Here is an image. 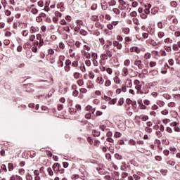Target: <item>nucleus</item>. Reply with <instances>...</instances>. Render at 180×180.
<instances>
[{
    "label": "nucleus",
    "instance_id": "c85d7f7f",
    "mask_svg": "<svg viewBox=\"0 0 180 180\" xmlns=\"http://www.w3.org/2000/svg\"><path fill=\"white\" fill-rule=\"evenodd\" d=\"M115 158H116V160H122L123 158L122 157V155H119L118 153H116L115 155Z\"/></svg>",
    "mask_w": 180,
    "mask_h": 180
},
{
    "label": "nucleus",
    "instance_id": "72a5a7b5",
    "mask_svg": "<svg viewBox=\"0 0 180 180\" xmlns=\"http://www.w3.org/2000/svg\"><path fill=\"white\" fill-rule=\"evenodd\" d=\"M105 71L108 72V74L112 75L113 72V70H112V68H108L105 70Z\"/></svg>",
    "mask_w": 180,
    "mask_h": 180
},
{
    "label": "nucleus",
    "instance_id": "7c9ffc66",
    "mask_svg": "<svg viewBox=\"0 0 180 180\" xmlns=\"http://www.w3.org/2000/svg\"><path fill=\"white\" fill-rule=\"evenodd\" d=\"M114 136H115V137H116V139H119L120 137H122V133H120V132H115Z\"/></svg>",
    "mask_w": 180,
    "mask_h": 180
},
{
    "label": "nucleus",
    "instance_id": "e433bc0d",
    "mask_svg": "<svg viewBox=\"0 0 180 180\" xmlns=\"http://www.w3.org/2000/svg\"><path fill=\"white\" fill-rule=\"evenodd\" d=\"M167 172H168V170H167V169H162L160 170V173H161L162 175H167Z\"/></svg>",
    "mask_w": 180,
    "mask_h": 180
},
{
    "label": "nucleus",
    "instance_id": "9b49d317",
    "mask_svg": "<svg viewBox=\"0 0 180 180\" xmlns=\"http://www.w3.org/2000/svg\"><path fill=\"white\" fill-rule=\"evenodd\" d=\"M36 32H37V28H36L34 26H32L30 27V33L33 34V33H36Z\"/></svg>",
    "mask_w": 180,
    "mask_h": 180
},
{
    "label": "nucleus",
    "instance_id": "680f3d73",
    "mask_svg": "<svg viewBox=\"0 0 180 180\" xmlns=\"http://www.w3.org/2000/svg\"><path fill=\"white\" fill-rule=\"evenodd\" d=\"M22 36H24L25 37H26V36H27L29 34V32L27 30H24L22 33Z\"/></svg>",
    "mask_w": 180,
    "mask_h": 180
},
{
    "label": "nucleus",
    "instance_id": "f704fd0d",
    "mask_svg": "<svg viewBox=\"0 0 180 180\" xmlns=\"http://www.w3.org/2000/svg\"><path fill=\"white\" fill-rule=\"evenodd\" d=\"M38 6H40V8H43L44 6V2L43 1H39L38 2Z\"/></svg>",
    "mask_w": 180,
    "mask_h": 180
},
{
    "label": "nucleus",
    "instance_id": "0e129e2a",
    "mask_svg": "<svg viewBox=\"0 0 180 180\" xmlns=\"http://www.w3.org/2000/svg\"><path fill=\"white\" fill-rule=\"evenodd\" d=\"M163 154H165V155H169V150H165L163 151Z\"/></svg>",
    "mask_w": 180,
    "mask_h": 180
},
{
    "label": "nucleus",
    "instance_id": "dca6fc26",
    "mask_svg": "<svg viewBox=\"0 0 180 180\" xmlns=\"http://www.w3.org/2000/svg\"><path fill=\"white\" fill-rule=\"evenodd\" d=\"M105 54L107 55V57H110V58L113 56V53H112V51H110L109 49L106 51Z\"/></svg>",
    "mask_w": 180,
    "mask_h": 180
},
{
    "label": "nucleus",
    "instance_id": "052dcab7",
    "mask_svg": "<svg viewBox=\"0 0 180 180\" xmlns=\"http://www.w3.org/2000/svg\"><path fill=\"white\" fill-rule=\"evenodd\" d=\"M43 44H44V41L43 40V39H40V40H39V48L43 46Z\"/></svg>",
    "mask_w": 180,
    "mask_h": 180
},
{
    "label": "nucleus",
    "instance_id": "aec40b11",
    "mask_svg": "<svg viewBox=\"0 0 180 180\" xmlns=\"http://www.w3.org/2000/svg\"><path fill=\"white\" fill-rule=\"evenodd\" d=\"M117 102L116 98H113L108 102L109 105H115Z\"/></svg>",
    "mask_w": 180,
    "mask_h": 180
},
{
    "label": "nucleus",
    "instance_id": "9d476101",
    "mask_svg": "<svg viewBox=\"0 0 180 180\" xmlns=\"http://www.w3.org/2000/svg\"><path fill=\"white\" fill-rule=\"evenodd\" d=\"M122 33H124V34H129L130 33V29H129V27L124 28Z\"/></svg>",
    "mask_w": 180,
    "mask_h": 180
},
{
    "label": "nucleus",
    "instance_id": "de8ad7c7",
    "mask_svg": "<svg viewBox=\"0 0 180 180\" xmlns=\"http://www.w3.org/2000/svg\"><path fill=\"white\" fill-rule=\"evenodd\" d=\"M105 158H106L107 160H112V155H110V153H107V154L105 155Z\"/></svg>",
    "mask_w": 180,
    "mask_h": 180
},
{
    "label": "nucleus",
    "instance_id": "ddd939ff",
    "mask_svg": "<svg viewBox=\"0 0 180 180\" xmlns=\"http://www.w3.org/2000/svg\"><path fill=\"white\" fill-rule=\"evenodd\" d=\"M119 2L120 4V5H122V9H125L126 8V3L124 2V0H119Z\"/></svg>",
    "mask_w": 180,
    "mask_h": 180
},
{
    "label": "nucleus",
    "instance_id": "412c9836",
    "mask_svg": "<svg viewBox=\"0 0 180 180\" xmlns=\"http://www.w3.org/2000/svg\"><path fill=\"white\" fill-rule=\"evenodd\" d=\"M170 5L172 6V8H176V6H178V3L175 1H173L171 2Z\"/></svg>",
    "mask_w": 180,
    "mask_h": 180
},
{
    "label": "nucleus",
    "instance_id": "0eeeda50",
    "mask_svg": "<svg viewBox=\"0 0 180 180\" xmlns=\"http://www.w3.org/2000/svg\"><path fill=\"white\" fill-rule=\"evenodd\" d=\"M139 119H141V120H143V122H147V120H148V116H147V115H141L139 117Z\"/></svg>",
    "mask_w": 180,
    "mask_h": 180
},
{
    "label": "nucleus",
    "instance_id": "c03bdc74",
    "mask_svg": "<svg viewBox=\"0 0 180 180\" xmlns=\"http://www.w3.org/2000/svg\"><path fill=\"white\" fill-rule=\"evenodd\" d=\"M99 63H100V64H101V65H105V64H106V60H105L104 59H101V58Z\"/></svg>",
    "mask_w": 180,
    "mask_h": 180
},
{
    "label": "nucleus",
    "instance_id": "13d9d810",
    "mask_svg": "<svg viewBox=\"0 0 180 180\" xmlns=\"http://www.w3.org/2000/svg\"><path fill=\"white\" fill-rule=\"evenodd\" d=\"M72 67H78V61H74L72 63Z\"/></svg>",
    "mask_w": 180,
    "mask_h": 180
},
{
    "label": "nucleus",
    "instance_id": "2f4dec72",
    "mask_svg": "<svg viewBox=\"0 0 180 180\" xmlns=\"http://www.w3.org/2000/svg\"><path fill=\"white\" fill-rule=\"evenodd\" d=\"M173 50L174 51H179V48H178V45L177 44H174L173 45Z\"/></svg>",
    "mask_w": 180,
    "mask_h": 180
},
{
    "label": "nucleus",
    "instance_id": "69168bd1",
    "mask_svg": "<svg viewBox=\"0 0 180 180\" xmlns=\"http://www.w3.org/2000/svg\"><path fill=\"white\" fill-rule=\"evenodd\" d=\"M169 112L168 110H164L163 111H162V115H168Z\"/></svg>",
    "mask_w": 180,
    "mask_h": 180
},
{
    "label": "nucleus",
    "instance_id": "a19ab883",
    "mask_svg": "<svg viewBox=\"0 0 180 180\" xmlns=\"http://www.w3.org/2000/svg\"><path fill=\"white\" fill-rule=\"evenodd\" d=\"M36 39V36L34 34H32L30 37V41H34V39Z\"/></svg>",
    "mask_w": 180,
    "mask_h": 180
},
{
    "label": "nucleus",
    "instance_id": "a211bd4d",
    "mask_svg": "<svg viewBox=\"0 0 180 180\" xmlns=\"http://www.w3.org/2000/svg\"><path fill=\"white\" fill-rule=\"evenodd\" d=\"M114 82L115 84H120V79L119 78V77L116 76L114 77Z\"/></svg>",
    "mask_w": 180,
    "mask_h": 180
},
{
    "label": "nucleus",
    "instance_id": "b1692460",
    "mask_svg": "<svg viewBox=\"0 0 180 180\" xmlns=\"http://www.w3.org/2000/svg\"><path fill=\"white\" fill-rule=\"evenodd\" d=\"M112 85V82L110 79H107L105 82V86H110Z\"/></svg>",
    "mask_w": 180,
    "mask_h": 180
},
{
    "label": "nucleus",
    "instance_id": "a18cd8bd",
    "mask_svg": "<svg viewBox=\"0 0 180 180\" xmlns=\"http://www.w3.org/2000/svg\"><path fill=\"white\" fill-rule=\"evenodd\" d=\"M1 169H2L3 171H4V172H6V171H8V170L6 169V165H2L1 166Z\"/></svg>",
    "mask_w": 180,
    "mask_h": 180
},
{
    "label": "nucleus",
    "instance_id": "2eb2a0df",
    "mask_svg": "<svg viewBox=\"0 0 180 180\" xmlns=\"http://www.w3.org/2000/svg\"><path fill=\"white\" fill-rule=\"evenodd\" d=\"M164 49L166 50V51H167V53H171L172 51L171 46H165Z\"/></svg>",
    "mask_w": 180,
    "mask_h": 180
},
{
    "label": "nucleus",
    "instance_id": "c756f323",
    "mask_svg": "<svg viewBox=\"0 0 180 180\" xmlns=\"http://www.w3.org/2000/svg\"><path fill=\"white\" fill-rule=\"evenodd\" d=\"M47 172L49 173V175H50L51 176H53V170L50 167L47 169Z\"/></svg>",
    "mask_w": 180,
    "mask_h": 180
},
{
    "label": "nucleus",
    "instance_id": "4c0bfd02",
    "mask_svg": "<svg viewBox=\"0 0 180 180\" xmlns=\"http://www.w3.org/2000/svg\"><path fill=\"white\" fill-rule=\"evenodd\" d=\"M57 8L61 9V8H64V3H58L57 4Z\"/></svg>",
    "mask_w": 180,
    "mask_h": 180
},
{
    "label": "nucleus",
    "instance_id": "5fc2aeb1",
    "mask_svg": "<svg viewBox=\"0 0 180 180\" xmlns=\"http://www.w3.org/2000/svg\"><path fill=\"white\" fill-rule=\"evenodd\" d=\"M149 65L150 67H155V65H157V63L155 62L151 61L150 62Z\"/></svg>",
    "mask_w": 180,
    "mask_h": 180
},
{
    "label": "nucleus",
    "instance_id": "774afa93",
    "mask_svg": "<svg viewBox=\"0 0 180 180\" xmlns=\"http://www.w3.org/2000/svg\"><path fill=\"white\" fill-rule=\"evenodd\" d=\"M32 50L33 53H36V52L37 51V46H33V47L32 48Z\"/></svg>",
    "mask_w": 180,
    "mask_h": 180
},
{
    "label": "nucleus",
    "instance_id": "ea45409f",
    "mask_svg": "<svg viewBox=\"0 0 180 180\" xmlns=\"http://www.w3.org/2000/svg\"><path fill=\"white\" fill-rule=\"evenodd\" d=\"M169 108H175V103L174 102H170L168 103Z\"/></svg>",
    "mask_w": 180,
    "mask_h": 180
},
{
    "label": "nucleus",
    "instance_id": "cd10ccee",
    "mask_svg": "<svg viewBox=\"0 0 180 180\" xmlns=\"http://www.w3.org/2000/svg\"><path fill=\"white\" fill-rule=\"evenodd\" d=\"M77 84L79 86H82V85H84V79H79L77 81Z\"/></svg>",
    "mask_w": 180,
    "mask_h": 180
},
{
    "label": "nucleus",
    "instance_id": "f03ea898",
    "mask_svg": "<svg viewBox=\"0 0 180 180\" xmlns=\"http://www.w3.org/2000/svg\"><path fill=\"white\" fill-rule=\"evenodd\" d=\"M130 51L131 53H136V54H140V53H141V50H140L137 46L130 48Z\"/></svg>",
    "mask_w": 180,
    "mask_h": 180
},
{
    "label": "nucleus",
    "instance_id": "e2e57ef3",
    "mask_svg": "<svg viewBox=\"0 0 180 180\" xmlns=\"http://www.w3.org/2000/svg\"><path fill=\"white\" fill-rule=\"evenodd\" d=\"M156 161H162V158L161 156H155Z\"/></svg>",
    "mask_w": 180,
    "mask_h": 180
},
{
    "label": "nucleus",
    "instance_id": "f257e3e1",
    "mask_svg": "<svg viewBox=\"0 0 180 180\" xmlns=\"http://www.w3.org/2000/svg\"><path fill=\"white\" fill-rule=\"evenodd\" d=\"M134 84H135V89L137 90L136 94H143V91H141L142 88L141 82L136 79L134 80Z\"/></svg>",
    "mask_w": 180,
    "mask_h": 180
},
{
    "label": "nucleus",
    "instance_id": "6e6552de",
    "mask_svg": "<svg viewBox=\"0 0 180 180\" xmlns=\"http://www.w3.org/2000/svg\"><path fill=\"white\" fill-rule=\"evenodd\" d=\"M92 133H93V136L94 137H99V136H101V132H99V131H96L95 129L93 130Z\"/></svg>",
    "mask_w": 180,
    "mask_h": 180
},
{
    "label": "nucleus",
    "instance_id": "338daca9",
    "mask_svg": "<svg viewBox=\"0 0 180 180\" xmlns=\"http://www.w3.org/2000/svg\"><path fill=\"white\" fill-rule=\"evenodd\" d=\"M64 172V169H59L58 170V173L57 174H63Z\"/></svg>",
    "mask_w": 180,
    "mask_h": 180
},
{
    "label": "nucleus",
    "instance_id": "58836bf2",
    "mask_svg": "<svg viewBox=\"0 0 180 180\" xmlns=\"http://www.w3.org/2000/svg\"><path fill=\"white\" fill-rule=\"evenodd\" d=\"M130 16H131L132 18H136V16H137V12H136V11H132V12L130 13Z\"/></svg>",
    "mask_w": 180,
    "mask_h": 180
},
{
    "label": "nucleus",
    "instance_id": "8fccbe9b",
    "mask_svg": "<svg viewBox=\"0 0 180 180\" xmlns=\"http://www.w3.org/2000/svg\"><path fill=\"white\" fill-rule=\"evenodd\" d=\"M26 179L27 180H33V177L32 176L31 174H27V176H26Z\"/></svg>",
    "mask_w": 180,
    "mask_h": 180
},
{
    "label": "nucleus",
    "instance_id": "f8f14e48",
    "mask_svg": "<svg viewBox=\"0 0 180 180\" xmlns=\"http://www.w3.org/2000/svg\"><path fill=\"white\" fill-rule=\"evenodd\" d=\"M31 13H32L33 15H37V13H39V10L36 8H31Z\"/></svg>",
    "mask_w": 180,
    "mask_h": 180
},
{
    "label": "nucleus",
    "instance_id": "39448f33",
    "mask_svg": "<svg viewBox=\"0 0 180 180\" xmlns=\"http://www.w3.org/2000/svg\"><path fill=\"white\" fill-rule=\"evenodd\" d=\"M122 75L123 77H127L129 75V69L126 67L122 68Z\"/></svg>",
    "mask_w": 180,
    "mask_h": 180
},
{
    "label": "nucleus",
    "instance_id": "6ab92c4d",
    "mask_svg": "<svg viewBox=\"0 0 180 180\" xmlns=\"http://www.w3.org/2000/svg\"><path fill=\"white\" fill-rule=\"evenodd\" d=\"M108 55L106 53H103V54L101 55V58L102 60H108Z\"/></svg>",
    "mask_w": 180,
    "mask_h": 180
},
{
    "label": "nucleus",
    "instance_id": "20e7f679",
    "mask_svg": "<svg viewBox=\"0 0 180 180\" xmlns=\"http://www.w3.org/2000/svg\"><path fill=\"white\" fill-rule=\"evenodd\" d=\"M134 65H136L139 70H143V65L141 64V60H135L134 63Z\"/></svg>",
    "mask_w": 180,
    "mask_h": 180
},
{
    "label": "nucleus",
    "instance_id": "4be33fe9",
    "mask_svg": "<svg viewBox=\"0 0 180 180\" xmlns=\"http://www.w3.org/2000/svg\"><path fill=\"white\" fill-rule=\"evenodd\" d=\"M145 60H149V58H151V53H146L144 56Z\"/></svg>",
    "mask_w": 180,
    "mask_h": 180
},
{
    "label": "nucleus",
    "instance_id": "1a4fd4ad",
    "mask_svg": "<svg viewBox=\"0 0 180 180\" xmlns=\"http://www.w3.org/2000/svg\"><path fill=\"white\" fill-rule=\"evenodd\" d=\"M158 36L159 39H162V37L165 36V33H164V32L162 31H160L159 32H158Z\"/></svg>",
    "mask_w": 180,
    "mask_h": 180
},
{
    "label": "nucleus",
    "instance_id": "3c124183",
    "mask_svg": "<svg viewBox=\"0 0 180 180\" xmlns=\"http://www.w3.org/2000/svg\"><path fill=\"white\" fill-rule=\"evenodd\" d=\"M141 19H147V14L146 13H143L141 15Z\"/></svg>",
    "mask_w": 180,
    "mask_h": 180
},
{
    "label": "nucleus",
    "instance_id": "6e6d98bb",
    "mask_svg": "<svg viewBox=\"0 0 180 180\" xmlns=\"http://www.w3.org/2000/svg\"><path fill=\"white\" fill-rule=\"evenodd\" d=\"M109 4L110 6H114V5H116V1L112 0Z\"/></svg>",
    "mask_w": 180,
    "mask_h": 180
},
{
    "label": "nucleus",
    "instance_id": "5701e85b",
    "mask_svg": "<svg viewBox=\"0 0 180 180\" xmlns=\"http://www.w3.org/2000/svg\"><path fill=\"white\" fill-rule=\"evenodd\" d=\"M150 44H151V46H153V47H156V46H158V44L153 39L150 40Z\"/></svg>",
    "mask_w": 180,
    "mask_h": 180
},
{
    "label": "nucleus",
    "instance_id": "4d7b16f0",
    "mask_svg": "<svg viewBox=\"0 0 180 180\" xmlns=\"http://www.w3.org/2000/svg\"><path fill=\"white\" fill-rule=\"evenodd\" d=\"M133 101L130 98L126 100V103H127V105H131Z\"/></svg>",
    "mask_w": 180,
    "mask_h": 180
},
{
    "label": "nucleus",
    "instance_id": "09e8293b",
    "mask_svg": "<svg viewBox=\"0 0 180 180\" xmlns=\"http://www.w3.org/2000/svg\"><path fill=\"white\" fill-rule=\"evenodd\" d=\"M64 109V105H58V110H63Z\"/></svg>",
    "mask_w": 180,
    "mask_h": 180
},
{
    "label": "nucleus",
    "instance_id": "37998d69",
    "mask_svg": "<svg viewBox=\"0 0 180 180\" xmlns=\"http://www.w3.org/2000/svg\"><path fill=\"white\" fill-rule=\"evenodd\" d=\"M104 101H106L107 102L112 100V98L108 97V96H104L103 97Z\"/></svg>",
    "mask_w": 180,
    "mask_h": 180
},
{
    "label": "nucleus",
    "instance_id": "393cba45",
    "mask_svg": "<svg viewBox=\"0 0 180 180\" xmlns=\"http://www.w3.org/2000/svg\"><path fill=\"white\" fill-rule=\"evenodd\" d=\"M79 77H81V74L79 72H75L74 73V78L75 79H78V78H79Z\"/></svg>",
    "mask_w": 180,
    "mask_h": 180
},
{
    "label": "nucleus",
    "instance_id": "a878e982",
    "mask_svg": "<svg viewBox=\"0 0 180 180\" xmlns=\"http://www.w3.org/2000/svg\"><path fill=\"white\" fill-rule=\"evenodd\" d=\"M124 65H125V67H129V65H130V60H125L124 62Z\"/></svg>",
    "mask_w": 180,
    "mask_h": 180
},
{
    "label": "nucleus",
    "instance_id": "7ed1b4c3",
    "mask_svg": "<svg viewBox=\"0 0 180 180\" xmlns=\"http://www.w3.org/2000/svg\"><path fill=\"white\" fill-rule=\"evenodd\" d=\"M60 168H61V165H60V164H58V163L53 164V169L54 172L58 173V170L60 169Z\"/></svg>",
    "mask_w": 180,
    "mask_h": 180
},
{
    "label": "nucleus",
    "instance_id": "bf43d9fd",
    "mask_svg": "<svg viewBox=\"0 0 180 180\" xmlns=\"http://www.w3.org/2000/svg\"><path fill=\"white\" fill-rule=\"evenodd\" d=\"M11 11H9V10H6V11H5V15H6V16H11Z\"/></svg>",
    "mask_w": 180,
    "mask_h": 180
},
{
    "label": "nucleus",
    "instance_id": "864d4df0",
    "mask_svg": "<svg viewBox=\"0 0 180 180\" xmlns=\"http://www.w3.org/2000/svg\"><path fill=\"white\" fill-rule=\"evenodd\" d=\"M165 43H172V39H170L169 38H167L165 39Z\"/></svg>",
    "mask_w": 180,
    "mask_h": 180
},
{
    "label": "nucleus",
    "instance_id": "bb28decb",
    "mask_svg": "<svg viewBox=\"0 0 180 180\" xmlns=\"http://www.w3.org/2000/svg\"><path fill=\"white\" fill-rule=\"evenodd\" d=\"M112 12H114V13H115L116 15H119V13H120V11L119 10V8H113L112 9Z\"/></svg>",
    "mask_w": 180,
    "mask_h": 180
},
{
    "label": "nucleus",
    "instance_id": "4468645a",
    "mask_svg": "<svg viewBox=\"0 0 180 180\" xmlns=\"http://www.w3.org/2000/svg\"><path fill=\"white\" fill-rule=\"evenodd\" d=\"M97 82L98 84H101V85H102V84H103V82H105V81L103 80V78L102 77H98Z\"/></svg>",
    "mask_w": 180,
    "mask_h": 180
},
{
    "label": "nucleus",
    "instance_id": "49530a36",
    "mask_svg": "<svg viewBox=\"0 0 180 180\" xmlns=\"http://www.w3.org/2000/svg\"><path fill=\"white\" fill-rule=\"evenodd\" d=\"M59 47L60 49H62V50H64V49H65V46L64 45V44H63V42H60L59 44Z\"/></svg>",
    "mask_w": 180,
    "mask_h": 180
},
{
    "label": "nucleus",
    "instance_id": "f3484780",
    "mask_svg": "<svg viewBox=\"0 0 180 180\" xmlns=\"http://www.w3.org/2000/svg\"><path fill=\"white\" fill-rule=\"evenodd\" d=\"M94 146L95 147H99V146H101V141L98 140H95L94 142Z\"/></svg>",
    "mask_w": 180,
    "mask_h": 180
},
{
    "label": "nucleus",
    "instance_id": "473e14b6",
    "mask_svg": "<svg viewBox=\"0 0 180 180\" xmlns=\"http://www.w3.org/2000/svg\"><path fill=\"white\" fill-rule=\"evenodd\" d=\"M145 131H147V133H151L153 131V129L148 127H146L145 128Z\"/></svg>",
    "mask_w": 180,
    "mask_h": 180
},
{
    "label": "nucleus",
    "instance_id": "79ce46f5",
    "mask_svg": "<svg viewBox=\"0 0 180 180\" xmlns=\"http://www.w3.org/2000/svg\"><path fill=\"white\" fill-rule=\"evenodd\" d=\"M137 6H139V2H137V1H134V2L132 3V7H133V8H137Z\"/></svg>",
    "mask_w": 180,
    "mask_h": 180
},
{
    "label": "nucleus",
    "instance_id": "c9c22d12",
    "mask_svg": "<svg viewBox=\"0 0 180 180\" xmlns=\"http://www.w3.org/2000/svg\"><path fill=\"white\" fill-rule=\"evenodd\" d=\"M8 168L10 171H12L13 169V164L12 163H8Z\"/></svg>",
    "mask_w": 180,
    "mask_h": 180
},
{
    "label": "nucleus",
    "instance_id": "603ef678",
    "mask_svg": "<svg viewBox=\"0 0 180 180\" xmlns=\"http://www.w3.org/2000/svg\"><path fill=\"white\" fill-rule=\"evenodd\" d=\"M85 64H86V65L87 67H91V60H86L85 61Z\"/></svg>",
    "mask_w": 180,
    "mask_h": 180
},
{
    "label": "nucleus",
    "instance_id": "423d86ee",
    "mask_svg": "<svg viewBox=\"0 0 180 180\" xmlns=\"http://www.w3.org/2000/svg\"><path fill=\"white\" fill-rule=\"evenodd\" d=\"M113 46H115V47H117V49H118V50H121L122 49V44H119L118 41H115L112 43Z\"/></svg>",
    "mask_w": 180,
    "mask_h": 180
}]
</instances>
